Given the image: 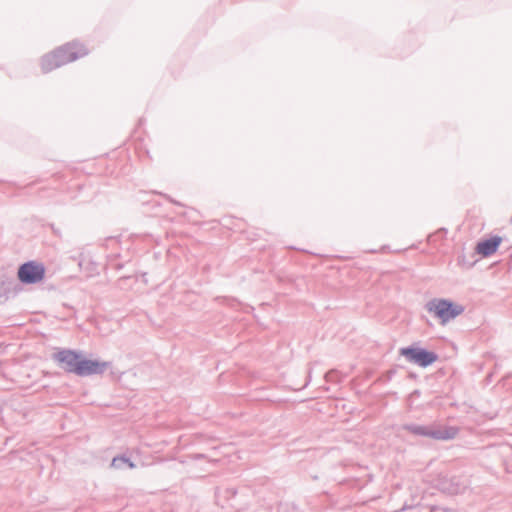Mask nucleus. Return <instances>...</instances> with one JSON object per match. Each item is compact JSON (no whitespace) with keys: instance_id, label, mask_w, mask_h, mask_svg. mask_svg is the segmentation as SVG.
<instances>
[{"instance_id":"obj_5","label":"nucleus","mask_w":512,"mask_h":512,"mask_svg":"<svg viewBox=\"0 0 512 512\" xmlns=\"http://www.w3.org/2000/svg\"><path fill=\"white\" fill-rule=\"evenodd\" d=\"M44 275V266L33 261L22 264L18 269V278L25 284L38 283L42 281Z\"/></svg>"},{"instance_id":"obj_10","label":"nucleus","mask_w":512,"mask_h":512,"mask_svg":"<svg viewBox=\"0 0 512 512\" xmlns=\"http://www.w3.org/2000/svg\"><path fill=\"white\" fill-rule=\"evenodd\" d=\"M125 465H127L130 469H133L135 467V464L133 462H131L128 458L124 457V456L114 457L112 462H111V466L116 468V469H121Z\"/></svg>"},{"instance_id":"obj_7","label":"nucleus","mask_w":512,"mask_h":512,"mask_svg":"<svg viewBox=\"0 0 512 512\" xmlns=\"http://www.w3.org/2000/svg\"><path fill=\"white\" fill-rule=\"evenodd\" d=\"M110 365V362L90 360L82 357L80 365L76 367V375L80 377L101 375L110 367Z\"/></svg>"},{"instance_id":"obj_9","label":"nucleus","mask_w":512,"mask_h":512,"mask_svg":"<svg viewBox=\"0 0 512 512\" xmlns=\"http://www.w3.org/2000/svg\"><path fill=\"white\" fill-rule=\"evenodd\" d=\"M467 487V481L461 480L460 478L453 477L451 479V486L447 488L448 492L451 494H458L463 492Z\"/></svg>"},{"instance_id":"obj_6","label":"nucleus","mask_w":512,"mask_h":512,"mask_svg":"<svg viewBox=\"0 0 512 512\" xmlns=\"http://www.w3.org/2000/svg\"><path fill=\"white\" fill-rule=\"evenodd\" d=\"M53 359L58 362L65 371L76 375V367L80 365L82 354L74 350L63 349L55 353Z\"/></svg>"},{"instance_id":"obj_8","label":"nucleus","mask_w":512,"mask_h":512,"mask_svg":"<svg viewBox=\"0 0 512 512\" xmlns=\"http://www.w3.org/2000/svg\"><path fill=\"white\" fill-rule=\"evenodd\" d=\"M501 242V237L494 236L489 239L478 242L475 250L479 255L483 257H489L497 251Z\"/></svg>"},{"instance_id":"obj_2","label":"nucleus","mask_w":512,"mask_h":512,"mask_svg":"<svg viewBox=\"0 0 512 512\" xmlns=\"http://www.w3.org/2000/svg\"><path fill=\"white\" fill-rule=\"evenodd\" d=\"M403 430L409 433L420 436L432 438L435 440H449L453 439L458 430L454 427H445L437 425H419V424H405L402 426Z\"/></svg>"},{"instance_id":"obj_4","label":"nucleus","mask_w":512,"mask_h":512,"mask_svg":"<svg viewBox=\"0 0 512 512\" xmlns=\"http://www.w3.org/2000/svg\"><path fill=\"white\" fill-rule=\"evenodd\" d=\"M400 354L404 356L408 362L417 364L421 367L430 366L438 359V355L436 353L417 347L401 348Z\"/></svg>"},{"instance_id":"obj_3","label":"nucleus","mask_w":512,"mask_h":512,"mask_svg":"<svg viewBox=\"0 0 512 512\" xmlns=\"http://www.w3.org/2000/svg\"><path fill=\"white\" fill-rule=\"evenodd\" d=\"M425 309L439 318L442 324L456 318L463 313L464 308L461 305L454 304L450 300L434 298L425 304Z\"/></svg>"},{"instance_id":"obj_1","label":"nucleus","mask_w":512,"mask_h":512,"mask_svg":"<svg viewBox=\"0 0 512 512\" xmlns=\"http://www.w3.org/2000/svg\"><path fill=\"white\" fill-rule=\"evenodd\" d=\"M88 54L87 49L78 42L65 44L41 59V69L44 73L70 63Z\"/></svg>"}]
</instances>
